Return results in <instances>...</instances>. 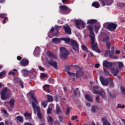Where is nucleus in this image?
Here are the masks:
<instances>
[{"instance_id": "nucleus-23", "label": "nucleus", "mask_w": 125, "mask_h": 125, "mask_svg": "<svg viewBox=\"0 0 125 125\" xmlns=\"http://www.w3.org/2000/svg\"><path fill=\"white\" fill-rule=\"evenodd\" d=\"M24 116L26 120H32V114L31 113L25 112Z\"/></svg>"}, {"instance_id": "nucleus-25", "label": "nucleus", "mask_w": 125, "mask_h": 125, "mask_svg": "<svg viewBox=\"0 0 125 125\" xmlns=\"http://www.w3.org/2000/svg\"><path fill=\"white\" fill-rule=\"evenodd\" d=\"M96 110H98V106L97 105H92L91 109V113H96Z\"/></svg>"}, {"instance_id": "nucleus-32", "label": "nucleus", "mask_w": 125, "mask_h": 125, "mask_svg": "<svg viewBox=\"0 0 125 125\" xmlns=\"http://www.w3.org/2000/svg\"><path fill=\"white\" fill-rule=\"evenodd\" d=\"M47 101L48 102H52L53 101V97L50 95H47Z\"/></svg>"}, {"instance_id": "nucleus-30", "label": "nucleus", "mask_w": 125, "mask_h": 125, "mask_svg": "<svg viewBox=\"0 0 125 125\" xmlns=\"http://www.w3.org/2000/svg\"><path fill=\"white\" fill-rule=\"evenodd\" d=\"M92 5L96 8H98L100 6V4H99V2H94L92 3Z\"/></svg>"}, {"instance_id": "nucleus-59", "label": "nucleus", "mask_w": 125, "mask_h": 125, "mask_svg": "<svg viewBox=\"0 0 125 125\" xmlns=\"http://www.w3.org/2000/svg\"><path fill=\"white\" fill-rule=\"evenodd\" d=\"M76 119H78V116H72L71 117V120L72 121H74V120H76Z\"/></svg>"}, {"instance_id": "nucleus-17", "label": "nucleus", "mask_w": 125, "mask_h": 125, "mask_svg": "<svg viewBox=\"0 0 125 125\" xmlns=\"http://www.w3.org/2000/svg\"><path fill=\"white\" fill-rule=\"evenodd\" d=\"M63 29L66 34L68 35H71L72 34V31L71 30V27L68 25L67 26H63Z\"/></svg>"}, {"instance_id": "nucleus-27", "label": "nucleus", "mask_w": 125, "mask_h": 125, "mask_svg": "<svg viewBox=\"0 0 125 125\" xmlns=\"http://www.w3.org/2000/svg\"><path fill=\"white\" fill-rule=\"evenodd\" d=\"M102 121L103 123V125H111L110 123L108 122V120L104 118H102Z\"/></svg>"}, {"instance_id": "nucleus-40", "label": "nucleus", "mask_w": 125, "mask_h": 125, "mask_svg": "<svg viewBox=\"0 0 125 125\" xmlns=\"http://www.w3.org/2000/svg\"><path fill=\"white\" fill-rule=\"evenodd\" d=\"M78 92H80V90H79V88H77L76 90H73V94L76 96L78 94Z\"/></svg>"}, {"instance_id": "nucleus-49", "label": "nucleus", "mask_w": 125, "mask_h": 125, "mask_svg": "<svg viewBox=\"0 0 125 125\" xmlns=\"http://www.w3.org/2000/svg\"><path fill=\"white\" fill-rule=\"evenodd\" d=\"M100 2L103 6H105V5H106V0H100Z\"/></svg>"}, {"instance_id": "nucleus-24", "label": "nucleus", "mask_w": 125, "mask_h": 125, "mask_svg": "<svg viewBox=\"0 0 125 125\" xmlns=\"http://www.w3.org/2000/svg\"><path fill=\"white\" fill-rule=\"evenodd\" d=\"M88 29L90 32V34L91 35H93L92 36H94V37H95V35H94V32L93 31V27L91 25H89Z\"/></svg>"}, {"instance_id": "nucleus-20", "label": "nucleus", "mask_w": 125, "mask_h": 125, "mask_svg": "<svg viewBox=\"0 0 125 125\" xmlns=\"http://www.w3.org/2000/svg\"><path fill=\"white\" fill-rule=\"evenodd\" d=\"M60 28H61V26H58V25H55V29L56 30V31H57V33H54L53 34V36L54 37H57V36H58V34L59 33V29H60Z\"/></svg>"}, {"instance_id": "nucleus-31", "label": "nucleus", "mask_w": 125, "mask_h": 125, "mask_svg": "<svg viewBox=\"0 0 125 125\" xmlns=\"http://www.w3.org/2000/svg\"><path fill=\"white\" fill-rule=\"evenodd\" d=\"M15 103V101L13 99H12L10 101H9V104L11 106V108H13Z\"/></svg>"}, {"instance_id": "nucleus-8", "label": "nucleus", "mask_w": 125, "mask_h": 125, "mask_svg": "<svg viewBox=\"0 0 125 125\" xmlns=\"http://www.w3.org/2000/svg\"><path fill=\"white\" fill-rule=\"evenodd\" d=\"M111 78H104V77L101 76L100 77V81L102 84L104 86H107L110 83Z\"/></svg>"}, {"instance_id": "nucleus-21", "label": "nucleus", "mask_w": 125, "mask_h": 125, "mask_svg": "<svg viewBox=\"0 0 125 125\" xmlns=\"http://www.w3.org/2000/svg\"><path fill=\"white\" fill-rule=\"evenodd\" d=\"M97 23V20L90 19L88 20L87 24H90V25H93V24H96Z\"/></svg>"}, {"instance_id": "nucleus-2", "label": "nucleus", "mask_w": 125, "mask_h": 125, "mask_svg": "<svg viewBox=\"0 0 125 125\" xmlns=\"http://www.w3.org/2000/svg\"><path fill=\"white\" fill-rule=\"evenodd\" d=\"M66 39H69V42H65V43L66 44H70V45H71L72 49H73V50H74V51L75 52H79L80 46H79L78 42L74 39H70V38H66Z\"/></svg>"}, {"instance_id": "nucleus-15", "label": "nucleus", "mask_w": 125, "mask_h": 125, "mask_svg": "<svg viewBox=\"0 0 125 125\" xmlns=\"http://www.w3.org/2000/svg\"><path fill=\"white\" fill-rule=\"evenodd\" d=\"M48 65H50V66H52V67H54L56 70L58 69V64H57V62H54L52 61H50L48 62Z\"/></svg>"}, {"instance_id": "nucleus-34", "label": "nucleus", "mask_w": 125, "mask_h": 125, "mask_svg": "<svg viewBox=\"0 0 125 125\" xmlns=\"http://www.w3.org/2000/svg\"><path fill=\"white\" fill-rule=\"evenodd\" d=\"M47 120L48 123H52V122H53V119L50 115H48L47 116Z\"/></svg>"}, {"instance_id": "nucleus-39", "label": "nucleus", "mask_w": 125, "mask_h": 125, "mask_svg": "<svg viewBox=\"0 0 125 125\" xmlns=\"http://www.w3.org/2000/svg\"><path fill=\"white\" fill-rule=\"evenodd\" d=\"M109 83L110 87H112V88H114V82H113V80L112 79V78H110Z\"/></svg>"}, {"instance_id": "nucleus-53", "label": "nucleus", "mask_w": 125, "mask_h": 125, "mask_svg": "<svg viewBox=\"0 0 125 125\" xmlns=\"http://www.w3.org/2000/svg\"><path fill=\"white\" fill-rule=\"evenodd\" d=\"M110 58H112L113 59H118V57L117 56H113V55H110L109 56Z\"/></svg>"}, {"instance_id": "nucleus-3", "label": "nucleus", "mask_w": 125, "mask_h": 125, "mask_svg": "<svg viewBox=\"0 0 125 125\" xmlns=\"http://www.w3.org/2000/svg\"><path fill=\"white\" fill-rule=\"evenodd\" d=\"M11 90L8 87H3L1 91V99L2 100H6L10 95Z\"/></svg>"}, {"instance_id": "nucleus-63", "label": "nucleus", "mask_w": 125, "mask_h": 125, "mask_svg": "<svg viewBox=\"0 0 125 125\" xmlns=\"http://www.w3.org/2000/svg\"><path fill=\"white\" fill-rule=\"evenodd\" d=\"M23 125H33L31 123L26 122Z\"/></svg>"}, {"instance_id": "nucleus-33", "label": "nucleus", "mask_w": 125, "mask_h": 125, "mask_svg": "<svg viewBox=\"0 0 125 125\" xmlns=\"http://www.w3.org/2000/svg\"><path fill=\"white\" fill-rule=\"evenodd\" d=\"M99 95H100L102 96V97H103V98H104V97H105V91L103 90L99 91Z\"/></svg>"}, {"instance_id": "nucleus-48", "label": "nucleus", "mask_w": 125, "mask_h": 125, "mask_svg": "<svg viewBox=\"0 0 125 125\" xmlns=\"http://www.w3.org/2000/svg\"><path fill=\"white\" fill-rule=\"evenodd\" d=\"M71 109H72V107H67L66 111V113L67 115H69L70 114V111H71Z\"/></svg>"}, {"instance_id": "nucleus-55", "label": "nucleus", "mask_w": 125, "mask_h": 125, "mask_svg": "<svg viewBox=\"0 0 125 125\" xmlns=\"http://www.w3.org/2000/svg\"><path fill=\"white\" fill-rule=\"evenodd\" d=\"M22 76H23V77H29V73H28V72H23L22 73Z\"/></svg>"}, {"instance_id": "nucleus-58", "label": "nucleus", "mask_w": 125, "mask_h": 125, "mask_svg": "<svg viewBox=\"0 0 125 125\" xmlns=\"http://www.w3.org/2000/svg\"><path fill=\"white\" fill-rule=\"evenodd\" d=\"M20 85H21V88H24V83H23V82L21 81L20 82Z\"/></svg>"}, {"instance_id": "nucleus-47", "label": "nucleus", "mask_w": 125, "mask_h": 125, "mask_svg": "<svg viewBox=\"0 0 125 125\" xmlns=\"http://www.w3.org/2000/svg\"><path fill=\"white\" fill-rule=\"evenodd\" d=\"M74 67L75 68L76 72H77V71H79V70H81V69H82V68H81L80 66H79V65H78V64L75 65L74 66Z\"/></svg>"}, {"instance_id": "nucleus-50", "label": "nucleus", "mask_w": 125, "mask_h": 125, "mask_svg": "<svg viewBox=\"0 0 125 125\" xmlns=\"http://www.w3.org/2000/svg\"><path fill=\"white\" fill-rule=\"evenodd\" d=\"M6 74V71H3L0 73V78H2L4 75Z\"/></svg>"}, {"instance_id": "nucleus-12", "label": "nucleus", "mask_w": 125, "mask_h": 125, "mask_svg": "<svg viewBox=\"0 0 125 125\" xmlns=\"http://www.w3.org/2000/svg\"><path fill=\"white\" fill-rule=\"evenodd\" d=\"M103 66L104 68H111L113 66V63L109 62L107 60H104L103 61Z\"/></svg>"}, {"instance_id": "nucleus-45", "label": "nucleus", "mask_w": 125, "mask_h": 125, "mask_svg": "<svg viewBox=\"0 0 125 125\" xmlns=\"http://www.w3.org/2000/svg\"><path fill=\"white\" fill-rule=\"evenodd\" d=\"M60 99H61V96L57 95L55 96V100H56V102H57V101H58V100Z\"/></svg>"}, {"instance_id": "nucleus-42", "label": "nucleus", "mask_w": 125, "mask_h": 125, "mask_svg": "<svg viewBox=\"0 0 125 125\" xmlns=\"http://www.w3.org/2000/svg\"><path fill=\"white\" fill-rule=\"evenodd\" d=\"M108 96L111 98H116V95L115 94H112L110 92H108Z\"/></svg>"}, {"instance_id": "nucleus-7", "label": "nucleus", "mask_w": 125, "mask_h": 125, "mask_svg": "<svg viewBox=\"0 0 125 125\" xmlns=\"http://www.w3.org/2000/svg\"><path fill=\"white\" fill-rule=\"evenodd\" d=\"M104 28L108 30V31H114L117 29L118 27V24H115L114 22H109L108 24H104Z\"/></svg>"}, {"instance_id": "nucleus-22", "label": "nucleus", "mask_w": 125, "mask_h": 125, "mask_svg": "<svg viewBox=\"0 0 125 125\" xmlns=\"http://www.w3.org/2000/svg\"><path fill=\"white\" fill-rule=\"evenodd\" d=\"M15 120L17 122L23 123V122H24V119H23V117L21 116H18L16 117Z\"/></svg>"}, {"instance_id": "nucleus-51", "label": "nucleus", "mask_w": 125, "mask_h": 125, "mask_svg": "<svg viewBox=\"0 0 125 125\" xmlns=\"http://www.w3.org/2000/svg\"><path fill=\"white\" fill-rule=\"evenodd\" d=\"M106 47L107 49H110V48H111V43L109 42L107 43H106Z\"/></svg>"}, {"instance_id": "nucleus-35", "label": "nucleus", "mask_w": 125, "mask_h": 125, "mask_svg": "<svg viewBox=\"0 0 125 125\" xmlns=\"http://www.w3.org/2000/svg\"><path fill=\"white\" fill-rule=\"evenodd\" d=\"M121 91L123 95H125V88L124 86H121Z\"/></svg>"}, {"instance_id": "nucleus-11", "label": "nucleus", "mask_w": 125, "mask_h": 125, "mask_svg": "<svg viewBox=\"0 0 125 125\" xmlns=\"http://www.w3.org/2000/svg\"><path fill=\"white\" fill-rule=\"evenodd\" d=\"M115 52V48L114 46H111V51L110 50H107L105 51L104 56V57H108V56H109V55H112Z\"/></svg>"}, {"instance_id": "nucleus-61", "label": "nucleus", "mask_w": 125, "mask_h": 125, "mask_svg": "<svg viewBox=\"0 0 125 125\" xmlns=\"http://www.w3.org/2000/svg\"><path fill=\"white\" fill-rule=\"evenodd\" d=\"M93 92L94 94H99V91H98L97 90L94 89L93 91Z\"/></svg>"}, {"instance_id": "nucleus-6", "label": "nucleus", "mask_w": 125, "mask_h": 125, "mask_svg": "<svg viewBox=\"0 0 125 125\" xmlns=\"http://www.w3.org/2000/svg\"><path fill=\"white\" fill-rule=\"evenodd\" d=\"M60 56L64 59H67V58H68V56L70 54L69 51L64 47H61L60 48Z\"/></svg>"}, {"instance_id": "nucleus-60", "label": "nucleus", "mask_w": 125, "mask_h": 125, "mask_svg": "<svg viewBox=\"0 0 125 125\" xmlns=\"http://www.w3.org/2000/svg\"><path fill=\"white\" fill-rule=\"evenodd\" d=\"M104 75L105 76H109V75H110V72H109L108 70H104Z\"/></svg>"}, {"instance_id": "nucleus-10", "label": "nucleus", "mask_w": 125, "mask_h": 125, "mask_svg": "<svg viewBox=\"0 0 125 125\" xmlns=\"http://www.w3.org/2000/svg\"><path fill=\"white\" fill-rule=\"evenodd\" d=\"M75 25L78 29H81V27H80V25H82L83 29H84L85 28V23L82 20H77L75 21Z\"/></svg>"}, {"instance_id": "nucleus-64", "label": "nucleus", "mask_w": 125, "mask_h": 125, "mask_svg": "<svg viewBox=\"0 0 125 125\" xmlns=\"http://www.w3.org/2000/svg\"><path fill=\"white\" fill-rule=\"evenodd\" d=\"M9 74H10V75H12V76H15V73H14V72H10L9 73Z\"/></svg>"}, {"instance_id": "nucleus-62", "label": "nucleus", "mask_w": 125, "mask_h": 125, "mask_svg": "<svg viewBox=\"0 0 125 125\" xmlns=\"http://www.w3.org/2000/svg\"><path fill=\"white\" fill-rule=\"evenodd\" d=\"M54 30H55L54 27H52L49 32V34H50V33H53V32H54Z\"/></svg>"}, {"instance_id": "nucleus-1", "label": "nucleus", "mask_w": 125, "mask_h": 125, "mask_svg": "<svg viewBox=\"0 0 125 125\" xmlns=\"http://www.w3.org/2000/svg\"><path fill=\"white\" fill-rule=\"evenodd\" d=\"M29 95L31 98L34 101V102H32V106L33 107L34 112L36 113V112H37V116L39 119H40V120H42V113H41V108L40 106L37 105V104H39V102H38V100H37L36 97L34 96L35 92H30Z\"/></svg>"}, {"instance_id": "nucleus-28", "label": "nucleus", "mask_w": 125, "mask_h": 125, "mask_svg": "<svg viewBox=\"0 0 125 125\" xmlns=\"http://www.w3.org/2000/svg\"><path fill=\"white\" fill-rule=\"evenodd\" d=\"M47 56L49 58H54L55 59H56V56L54 55V54H53V53L51 52H47Z\"/></svg>"}, {"instance_id": "nucleus-18", "label": "nucleus", "mask_w": 125, "mask_h": 125, "mask_svg": "<svg viewBox=\"0 0 125 125\" xmlns=\"http://www.w3.org/2000/svg\"><path fill=\"white\" fill-rule=\"evenodd\" d=\"M70 69V67L69 66V65H67L65 67V72H67V73H68V74L69 76H71V77H75V73L70 72L69 71Z\"/></svg>"}, {"instance_id": "nucleus-4", "label": "nucleus", "mask_w": 125, "mask_h": 125, "mask_svg": "<svg viewBox=\"0 0 125 125\" xmlns=\"http://www.w3.org/2000/svg\"><path fill=\"white\" fill-rule=\"evenodd\" d=\"M89 37L91 41V45H92V49L97 51L98 53H101V51L99 49H97L98 44L97 42H95V37L91 35H89Z\"/></svg>"}, {"instance_id": "nucleus-43", "label": "nucleus", "mask_w": 125, "mask_h": 125, "mask_svg": "<svg viewBox=\"0 0 125 125\" xmlns=\"http://www.w3.org/2000/svg\"><path fill=\"white\" fill-rule=\"evenodd\" d=\"M112 3V2L111 0H105V4H106V5H111Z\"/></svg>"}, {"instance_id": "nucleus-13", "label": "nucleus", "mask_w": 125, "mask_h": 125, "mask_svg": "<svg viewBox=\"0 0 125 125\" xmlns=\"http://www.w3.org/2000/svg\"><path fill=\"white\" fill-rule=\"evenodd\" d=\"M83 76H84V72L82 70V69H79V70H77L76 71V73H75V77L76 79L81 77H83Z\"/></svg>"}, {"instance_id": "nucleus-9", "label": "nucleus", "mask_w": 125, "mask_h": 125, "mask_svg": "<svg viewBox=\"0 0 125 125\" xmlns=\"http://www.w3.org/2000/svg\"><path fill=\"white\" fill-rule=\"evenodd\" d=\"M61 41H63V42H65V43L69 42V39L67 38H55L52 39L53 42H54L55 43H60Z\"/></svg>"}, {"instance_id": "nucleus-29", "label": "nucleus", "mask_w": 125, "mask_h": 125, "mask_svg": "<svg viewBox=\"0 0 125 125\" xmlns=\"http://www.w3.org/2000/svg\"><path fill=\"white\" fill-rule=\"evenodd\" d=\"M109 41H110V38H109V36H106L103 38V42H105L107 43L109 42Z\"/></svg>"}, {"instance_id": "nucleus-19", "label": "nucleus", "mask_w": 125, "mask_h": 125, "mask_svg": "<svg viewBox=\"0 0 125 125\" xmlns=\"http://www.w3.org/2000/svg\"><path fill=\"white\" fill-rule=\"evenodd\" d=\"M55 113L57 115H58V114H59V113H62V110H61V107H60V105H59V104L56 105Z\"/></svg>"}, {"instance_id": "nucleus-44", "label": "nucleus", "mask_w": 125, "mask_h": 125, "mask_svg": "<svg viewBox=\"0 0 125 125\" xmlns=\"http://www.w3.org/2000/svg\"><path fill=\"white\" fill-rule=\"evenodd\" d=\"M94 29L95 33L97 34V33H98V31H99V29H100V27L95 25L94 26Z\"/></svg>"}, {"instance_id": "nucleus-14", "label": "nucleus", "mask_w": 125, "mask_h": 125, "mask_svg": "<svg viewBox=\"0 0 125 125\" xmlns=\"http://www.w3.org/2000/svg\"><path fill=\"white\" fill-rule=\"evenodd\" d=\"M20 64L21 66L22 67H26L29 65V60L27 59H23L20 62Z\"/></svg>"}, {"instance_id": "nucleus-5", "label": "nucleus", "mask_w": 125, "mask_h": 125, "mask_svg": "<svg viewBox=\"0 0 125 125\" xmlns=\"http://www.w3.org/2000/svg\"><path fill=\"white\" fill-rule=\"evenodd\" d=\"M70 12H71V9L68 7V6L65 5H60L59 6V13H61V14L67 15V14H69Z\"/></svg>"}, {"instance_id": "nucleus-57", "label": "nucleus", "mask_w": 125, "mask_h": 125, "mask_svg": "<svg viewBox=\"0 0 125 125\" xmlns=\"http://www.w3.org/2000/svg\"><path fill=\"white\" fill-rule=\"evenodd\" d=\"M6 15H7L6 14H3V13L0 14V18H3L4 17L6 16Z\"/></svg>"}, {"instance_id": "nucleus-36", "label": "nucleus", "mask_w": 125, "mask_h": 125, "mask_svg": "<svg viewBox=\"0 0 125 125\" xmlns=\"http://www.w3.org/2000/svg\"><path fill=\"white\" fill-rule=\"evenodd\" d=\"M82 49H83V50H84V51H85L86 52H88V49L85 45H82Z\"/></svg>"}, {"instance_id": "nucleus-46", "label": "nucleus", "mask_w": 125, "mask_h": 125, "mask_svg": "<svg viewBox=\"0 0 125 125\" xmlns=\"http://www.w3.org/2000/svg\"><path fill=\"white\" fill-rule=\"evenodd\" d=\"M41 78L43 79V78H48V75L47 74H44V73H42L41 74Z\"/></svg>"}, {"instance_id": "nucleus-37", "label": "nucleus", "mask_w": 125, "mask_h": 125, "mask_svg": "<svg viewBox=\"0 0 125 125\" xmlns=\"http://www.w3.org/2000/svg\"><path fill=\"white\" fill-rule=\"evenodd\" d=\"M125 104H123V105H122V104H118V106H117V109H125Z\"/></svg>"}, {"instance_id": "nucleus-56", "label": "nucleus", "mask_w": 125, "mask_h": 125, "mask_svg": "<svg viewBox=\"0 0 125 125\" xmlns=\"http://www.w3.org/2000/svg\"><path fill=\"white\" fill-rule=\"evenodd\" d=\"M38 67L40 71H42V72H43L44 71V68L42 67L41 65H39Z\"/></svg>"}, {"instance_id": "nucleus-38", "label": "nucleus", "mask_w": 125, "mask_h": 125, "mask_svg": "<svg viewBox=\"0 0 125 125\" xmlns=\"http://www.w3.org/2000/svg\"><path fill=\"white\" fill-rule=\"evenodd\" d=\"M42 105L43 106V108H46L47 106V102L44 101L42 102Z\"/></svg>"}, {"instance_id": "nucleus-26", "label": "nucleus", "mask_w": 125, "mask_h": 125, "mask_svg": "<svg viewBox=\"0 0 125 125\" xmlns=\"http://www.w3.org/2000/svg\"><path fill=\"white\" fill-rule=\"evenodd\" d=\"M85 98L86 100L89 101V102H92V101H93V99H92V97H90V96L88 94H85Z\"/></svg>"}, {"instance_id": "nucleus-41", "label": "nucleus", "mask_w": 125, "mask_h": 125, "mask_svg": "<svg viewBox=\"0 0 125 125\" xmlns=\"http://www.w3.org/2000/svg\"><path fill=\"white\" fill-rule=\"evenodd\" d=\"M124 67V63L121 62H118V68L119 69H122Z\"/></svg>"}, {"instance_id": "nucleus-54", "label": "nucleus", "mask_w": 125, "mask_h": 125, "mask_svg": "<svg viewBox=\"0 0 125 125\" xmlns=\"http://www.w3.org/2000/svg\"><path fill=\"white\" fill-rule=\"evenodd\" d=\"M51 111H52V109L50 108H48L47 110V114H51Z\"/></svg>"}, {"instance_id": "nucleus-16", "label": "nucleus", "mask_w": 125, "mask_h": 125, "mask_svg": "<svg viewBox=\"0 0 125 125\" xmlns=\"http://www.w3.org/2000/svg\"><path fill=\"white\" fill-rule=\"evenodd\" d=\"M110 72L113 74L114 77H116L117 75L119 73V69L115 67H111L110 68Z\"/></svg>"}, {"instance_id": "nucleus-52", "label": "nucleus", "mask_w": 125, "mask_h": 125, "mask_svg": "<svg viewBox=\"0 0 125 125\" xmlns=\"http://www.w3.org/2000/svg\"><path fill=\"white\" fill-rule=\"evenodd\" d=\"M58 118L60 122L62 123L63 122V120H64V117L61 116H59Z\"/></svg>"}]
</instances>
